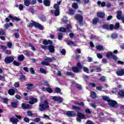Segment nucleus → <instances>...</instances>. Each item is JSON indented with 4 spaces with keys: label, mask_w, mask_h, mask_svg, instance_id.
Returning <instances> with one entry per match:
<instances>
[{
    "label": "nucleus",
    "mask_w": 124,
    "mask_h": 124,
    "mask_svg": "<svg viewBox=\"0 0 124 124\" xmlns=\"http://www.w3.org/2000/svg\"><path fill=\"white\" fill-rule=\"evenodd\" d=\"M49 108H50V106H49V102H48L47 100H44L43 104H39V110L41 112H44V111L49 109Z\"/></svg>",
    "instance_id": "1"
},
{
    "label": "nucleus",
    "mask_w": 124,
    "mask_h": 124,
    "mask_svg": "<svg viewBox=\"0 0 124 124\" xmlns=\"http://www.w3.org/2000/svg\"><path fill=\"white\" fill-rule=\"evenodd\" d=\"M77 121L79 123H81L82 120H87V115H85L81 112H78L77 113Z\"/></svg>",
    "instance_id": "2"
},
{
    "label": "nucleus",
    "mask_w": 124,
    "mask_h": 124,
    "mask_svg": "<svg viewBox=\"0 0 124 124\" xmlns=\"http://www.w3.org/2000/svg\"><path fill=\"white\" fill-rule=\"evenodd\" d=\"M75 19H76L77 21H78L80 27H81V26H84V24L83 23V21L84 20V18H83V16L79 14H78L75 15Z\"/></svg>",
    "instance_id": "3"
},
{
    "label": "nucleus",
    "mask_w": 124,
    "mask_h": 124,
    "mask_svg": "<svg viewBox=\"0 0 124 124\" xmlns=\"http://www.w3.org/2000/svg\"><path fill=\"white\" fill-rule=\"evenodd\" d=\"M42 49L44 50H48L50 53H54L55 52V46L53 45H50L49 46H42Z\"/></svg>",
    "instance_id": "4"
},
{
    "label": "nucleus",
    "mask_w": 124,
    "mask_h": 124,
    "mask_svg": "<svg viewBox=\"0 0 124 124\" xmlns=\"http://www.w3.org/2000/svg\"><path fill=\"white\" fill-rule=\"evenodd\" d=\"M108 105L112 107V108H114V109H117L119 107V104L117 101L110 99L108 103Z\"/></svg>",
    "instance_id": "5"
},
{
    "label": "nucleus",
    "mask_w": 124,
    "mask_h": 124,
    "mask_svg": "<svg viewBox=\"0 0 124 124\" xmlns=\"http://www.w3.org/2000/svg\"><path fill=\"white\" fill-rule=\"evenodd\" d=\"M77 67L74 66L72 68L73 72H74L75 73H78L79 71H80V69H82V67H83V66H82V64L80 62H78L77 63Z\"/></svg>",
    "instance_id": "6"
},
{
    "label": "nucleus",
    "mask_w": 124,
    "mask_h": 124,
    "mask_svg": "<svg viewBox=\"0 0 124 124\" xmlns=\"http://www.w3.org/2000/svg\"><path fill=\"white\" fill-rule=\"evenodd\" d=\"M106 57L108 58V59L112 58L114 61H117L118 60V57H117L115 54H113V52H107Z\"/></svg>",
    "instance_id": "7"
},
{
    "label": "nucleus",
    "mask_w": 124,
    "mask_h": 124,
    "mask_svg": "<svg viewBox=\"0 0 124 124\" xmlns=\"http://www.w3.org/2000/svg\"><path fill=\"white\" fill-rule=\"evenodd\" d=\"M13 61H14V58L12 56H10L8 57H6L4 59V62L6 64H8V63H11V62H13Z\"/></svg>",
    "instance_id": "8"
},
{
    "label": "nucleus",
    "mask_w": 124,
    "mask_h": 124,
    "mask_svg": "<svg viewBox=\"0 0 124 124\" xmlns=\"http://www.w3.org/2000/svg\"><path fill=\"white\" fill-rule=\"evenodd\" d=\"M66 115L68 117H75L76 116V113H75V111H67L66 112Z\"/></svg>",
    "instance_id": "9"
},
{
    "label": "nucleus",
    "mask_w": 124,
    "mask_h": 124,
    "mask_svg": "<svg viewBox=\"0 0 124 124\" xmlns=\"http://www.w3.org/2000/svg\"><path fill=\"white\" fill-rule=\"evenodd\" d=\"M35 28L39 29L40 31H43V30H44V27H43L40 23H37L36 22L35 24Z\"/></svg>",
    "instance_id": "10"
},
{
    "label": "nucleus",
    "mask_w": 124,
    "mask_h": 124,
    "mask_svg": "<svg viewBox=\"0 0 124 124\" xmlns=\"http://www.w3.org/2000/svg\"><path fill=\"white\" fill-rule=\"evenodd\" d=\"M35 28L39 29L40 31H43V30H44V27H43L40 23H37L36 22L35 24Z\"/></svg>",
    "instance_id": "11"
},
{
    "label": "nucleus",
    "mask_w": 124,
    "mask_h": 124,
    "mask_svg": "<svg viewBox=\"0 0 124 124\" xmlns=\"http://www.w3.org/2000/svg\"><path fill=\"white\" fill-rule=\"evenodd\" d=\"M97 17H98V18H100L101 19L104 18L105 17V13L98 12V13H97Z\"/></svg>",
    "instance_id": "12"
},
{
    "label": "nucleus",
    "mask_w": 124,
    "mask_h": 124,
    "mask_svg": "<svg viewBox=\"0 0 124 124\" xmlns=\"http://www.w3.org/2000/svg\"><path fill=\"white\" fill-rule=\"evenodd\" d=\"M21 107L22 109H31V106L29 104L26 105L25 103H22L21 104Z\"/></svg>",
    "instance_id": "13"
},
{
    "label": "nucleus",
    "mask_w": 124,
    "mask_h": 124,
    "mask_svg": "<svg viewBox=\"0 0 124 124\" xmlns=\"http://www.w3.org/2000/svg\"><path fill=\"white\" fill-rule=\"evenodd\" d=\"M43 44H44L45 46H47V45H49V44H53V42L50 40H48L47 41V40H45L43 41Z\"/></svg>",
    "instance_id": "14"
},
{
    "label": "nucleus",
    "mask_w": 124,
    "mask_h": 124,
    "mask_svg": "<svg viewBox=\"0 0 124 124\" xmlns=\"http://www.w3.org/2000/svg\"><path fill=\"white\" fill-rule=\"evenodd\" d=\"M10 122L13 124H17V123H19V120L17 118L12 117L10 119Z\"/></svg>",
    "instance_id": "15"
},
{
    "label": "nucleus",
    "mask_w": 124,
    "mask_h": 124,
    "mask_svg": "<svg viewBox=\"0 0 124 124\" xmlns=\"http://www.w3.org/2000/svg\"><path fill=\"white\" fill-rule=\"evenodd\" d=\"M36 102H37V98L32 97L30 99V100L29 101V104L32 105L34 103H36Z\"/></svg>",
    "instance_id": "16"
},
{
    "label": "nucleus",
    "mask_w": 124,
    "mask_h": 124,
    "mask_svg": "<svg viewBox=\"0 0 124 124\" xmlns=\"http://www.w3.org/2000/svg\"><path fill=\"white\" fill-rule=\"evenodd\" d=\"M116 74L118 75V76H123L124 75V69H122L121 70L118 71L116 72Z\"/></svg>",
    "instance_id": "17"
},
{
    "label": "nucleus",
    "mask_w": 124,
    "mask_h": 124,
    "mask_svg": "<svg viewBox=\"0 0 124 124\" xmlns=\"http://www.w3.org/2000/svg\"><path fill=\"white\" fill-rule=\"evenodd\" d=\"M15 93H16V91H15V90L13 89H10L8 91V93L10 95H14L15 94Z\"/></svg>",
    "instance_id": "18"
},
{
    "label": "nucleus",
    "mask_w": 124,
    "mask_h": 124,
    "mask_svg": "<svg viewBox=\"0 0 124 124\" xmlns=\"http://www.w3.org/2000/svg\"><path fill=\"white\" fill-rule=\"evenodd\" d=\"M44 5L45 6H50V5L51 4V1L49 0H44L43 1Z\"/></svg>",
    "instance_id": "19"
},
{
    "label": "nucleus",
    "mask_w": 124,
    "mask_h": 124,
    "mask_svg": "<svg viewBox=\"0 0 124 124\" xmlns=\"http://www.w3.org/2000/svg\"><path fill=\"white\" fill-rule=\"evenodd\" d=\"M75 12L76 11L73 10V9H69L68 10V11L67 12V13H68V14H69V15H74V14H75Z\"/></svg>",
    "instance_id": "20"
},
{
    "label": "nucleus",
    "mask_w": 124,
    "mask_h": 124,
    "mask_svg": "<svg viewBox=\"0 0 124 124\" xmlns=\"http://www.w3.org/2000/svg\"><path fill=\"white\" fill-rule=\"evenodd\" d=\"M18 102H12L11 106L12 108H18Z\"/></svg>",
    "instance_id": "21"
},
{
    "label": "nucleus",
    "mask_w": 124,
    "mask_h": 124,
    "mask_svg": "<svg viewBox=\"0 0 124 124\" xmlns=\"http://www.w3.org/2000/svg\"><path fill=\"white\" fill-rule=\"evenodd\" d=\"M8 17L13 20H15V21H21V19L16 16L13 17V16L10 15Z\"/></svg>",
    "instance_id": "22"
},
{
    "label": "nucleus",
    "mask_w": 124,
    "mask_h": 124,
    "mask_svg": "<svg viewBox=\"0 0 124 124\" xmlns=\"http://www.w3.org/2000/svg\"><path fill=\"white\" fill-rule=\"evenodd\" d=\"M99 21V19L98 17H95L92 20L93 24V25H97Z\"/></svg>",
    "instance_id": "23"
},
{
    "label": "nucleus",
    "mask_w": 124,
    "mask_h": 124,
    "mask_svg": "<svg viewBox=\"0 0 124 124\" xmlns=\"http://www.w3.org/2000/svg\"><path fill=\"white\" fill-rule=\"evenodd\" d=\"M72 108L74 111H80L81 110V108L76 106L75 105H73Z\"/></svg>",
    "instance_id": "24"
},
{
    "label": "nucleus",
    "mask_w": 124,
    "mask_h": 124,
    "mask_svg": "<svg viewBox=\"0 0 124 124\" xmlns=\"http://www.w3.org/2000/svg\"><path fill=\"white\" fill-rule=\"evenodd\" d=\"M18 60L19 62H23L25 60V57L23 54L19 55L18 57Z\"/></svg>",
    "instance_id": "25"
},
{
    "label": "nucleus",
    "mask_w": 124,
    "mask_h": 124,
    "mask_svg": "<svg viewBox=\"0 0 124 124\" xmlns=\"http://www.w3.org/2000/svg\"><path fill=\"white\" fill-rule=\"evenodd\" d=\"M15 7H17V8L18 7V9H19L20 11H22V10L24 9V6L22 4H20L19 5L16 4L15 5Z\"/></svg>",
    "instance_id": "26"
},
{
    "label": "nucleus",
    "mask_w": 124,
    "mask_h": 124,
    "mask_svg": "<svg viewBox=\"0 0 124 124\" xmlns=\"http://www.w3.org/2000/svg\"><path fill=\"white\" fill-rule=\"evenodd\" d=\"M58 31L61 32H66V29L64 27H61L58 29Z\"/></svg>",
    "instance_id": "27"
},
{
    "label": "nucleus",
    "mask_w": 124,
    "mask_h": 124,
    "mask_svg": "<svg viewBox=\"0 0 124 124\" xmlns=\"http://www.w3.org/2000/svg\"><path fill=\"white\" fill-rule=\"evenodd\" d=\"M111 37L113 39H116V38H118V33L114 32L111 34Z\"/></svg>",
    "instance_id": "28"
},
{
    "label": "nucleus",
    "mask_w": 124,
    "mask_h": 124,
    "mask_svg": "<svg viewBox=\"0 0 124 124\" xmlns=\"http://www.w3.org/2000/svg\"><path fill=\"white\" fill-rule=\"evenodd\" d=\"M35 21L32 20V23H30V24L29 25H28V28H32V27H33V26L34 27H35V24H36Z\"/></svg>",
    "instance_id": "29"
},
{
    "label": "nucleus",
    "mask_w": 124,
    "mask_h": 124,
    "mask_svg": "<svg viewBox=\"0 0 124 124\" xmlns=\"http://www.w3.org/2000/svg\"><path fill=\"white\" fill-rule=\"evenodd\" d=\"M26 86L27 87V90H31V89H32V87H33V84L31 83H28L26 85Z\"/></svg>",
    "instance_id": "30"
},
{
    "label": "nucleus",
    "mask_w": 124,
    "mask_h": 124,
    "mask_svg": "<svg viewBox=\"0 0 124 124\" xmlns=\"http://www.w3.org/2000/svg\"><path fill=\"white\" fill-rule=\"evenodd\" d=\"M45 62H46L47 63H49V62H52L53 60L52 58L50 57H46L45 59Z\"/></svg>",
    "instance_id": "31"
},
{
    "label": "nucleus",
    "mask_w": 124,
    "mask_h": 124,
    "mask_svg": "<svg viewBox=\"0 0 124 124\" xmlns=\"http://www.w3.org/2000/svg\"><path fill=\"white\" fill-rule=\"evenodd\" d=\"M96 48L97 50H99V51H102V50H104V48L101 45H98L96 46Z\"/></svg>",
    "instance_id": "32"
},
{
    "label": "nucleus",
    "mask_w": 124,
    "mask_h": 124,
    "mask_svg": "<svg viewBox=\"0 0 124 124\" xmlns=\"http://www.w3.org/2000/svg\"><path fill=\"white\" fill-rule=\"evenodd\" d=\"M114 27V30H119L120 29V23L116 22Z\"/></svg>",
    "instance_id": "33"
},
{
    "label": "nucleus",
    "mask_w": 124,
    "mask_h": 124,
    "mask_svg": "<svg viewBox=\"0 0 124 124\" xmlns=\"http://www.w3.org/2000/svg\"><path fill=\"white\" fill-rule=\"evenodd\" d=\"M31 0H24V5L25 6H29L31 4Z\"/></svg>",
    "instance_id": "34"
},
{
    "label": "nucleus",
    "mask_w": 124,
    "mask_h": 124,
    "mask_svg": "<svg viewBox=\"0 0 124 124\" xmlns=\"http://www.w3.org/2000/svg\"><path fill=\"white\" fill-rule=\"evenodd\" d=\"M102 98L103 100H105V101H107L108 103L110 100V99L108 97H107V96H103Z\"/></svg>",
    "instance_id": "35"
},
{
    "label": "nucleus",
    "mask_w": 124,
    "mask_h": 124,
    "mask_svg": "<svg viewBox=\"0 0 124 124\" xmlns=\"http://www.w3.org/2000/svg\"><path fill=\"white\" fill-rule=\"evenodd\" d=\"M70 29H72V26H71V25L68 24L66 26V30L67 29L68 31V32H69V31H70Z\"/></svg>",
    "instance_id": "36"
},
{
    "label": "nucleus",
    "mask_w": 124,
    "mask_h": 124,
    "mask_svg": "<svg viewBox=\"0 0 124 124\" xmlns=\"http://www.w3.org/2000/svg\"><path fill=\"white\" fill-rule=\"evenodd\" d=\"M54 13L55 17H57V16H59V15H60V10H55L54 11Z\"/></svg>",
    "instance_id": "37"
},
{
    "label": "nucleus",
    "mask_w": 124,
    "mask_h": 124,
    "mask_svg": "<svg viewBox=\"0 0 124 124\" xmlns=\"http://www.w3.org/2000/svg\"><path fill=\"white\" fill-rule=\"evenodd\" d=\"M92 98H96V93L94 92H92L91 94Z\"/></svg>",
    "instance_id": "38"
},
{
    "label": "nucleus",
    "mask_w": 124,
    "mask_h": 124,
    "mask_svg": "<svg viewBox=\"0 0 124 124\" xmlns=\"http://www.w3.org/2000/svg\"><path fill=\"white\" fill-rule=\"evenodd\" d=\"M46 91L47 93H53V89L49 87L46 88Z\"/></svg>",
    "instance_id": "39"
},
{
    "label": "nucleus",
    "mask_w": 124,
    "mask_h": 124,
    "mask_svg": "<svg viewBox=\"0 0 124 124\" xmlns=\"http://www.w3.org/2000/svg\"><path fill=\"white\" fill-rule=\"evenodd\" d=\"M75 104H76L77 105H79V106H82V107H84V106H85V104L83 102H81L80 103L77 102L75 103Z\"/></svg>",
    "instance_id": "40"
},
{
    "label": "nucleus",
    "mask_w": 124,
    "mask_h": 124,
    "mask_svg": "<svg viewBox=\"0 0 124 124\" xmlns=\"http://www.w3.org/2000/svg\"><path fill=\"white\" fill-rule=\"evenodd\" d=\"M40 72L41 73H43V74H46V73H47L46 70L44 69L43 68H40Z\"/></svg>",
    "instance_id": "41"
},
{
    "label": "nucleus",
    "mask_w": 124,
    "mask_h": 124,
    "mask_svg": "<svg viewBox=\"0 0 124 124\" xmlns=\"http://www.w3.org/2000/svg\"><path fill=\"white\" fill-rule=\"evenodd\" d=\"M118 94H119V95H120V96L124 97V91H123V90H120L118 92Z\"/></svg>",
    "instance_id": "42"
},
{
    "label": "nucleus",
    "mask_w": 124,
    "mask_h": 124,
    "mask_svg": "<svg viewBox=\"0 0 124 124\" xmlns=\"http://www.w3.org/2000/svg\"><path fill=\"white\" fill-rule=\"evenodd\" d=\"M72 7L74 9H78V4L77 3H73Z\"/></svg>",
    "instance_id": "43"
},
{
    "label": "nucleus",
    "mask_w": 124,
    "mask_h": 124,
    "mask_svg": "<svg viewBox=\"0 0 124 124\" xmlns=\"http://www.w3.org/2000/svg\"><path fill=\"white\" fill-rule=\"evenodd\" d=\"M83 70L84 72H86V73H90V70L87 67H83Z\"/></svg>",
    "instance_id": "44"
},
{
    "label": "nucleus",
    "mask_w": 124,
    "mask_h": 124,
    "mask_svg": "<svg viewBox=\"0 0 124 124\" xmlns=\"http://www.w3.org/2000/svg\"><path fill=\"white\" fill-rule=\"evenodd\" d=\"M76 88L77 89H78L79 91L82 90V86H81V85H80L78 83H77L76 84Z\"/></svg>",
    "instance_id": "45"
},
{
    "label": "nucleus",
    "mask_w": 124,
    "mask_h": 124,
    "mask_svg": "<svg viewBox=\"0 0 124 124\" xmlns=\"http://www.w3.org/2000/svg\"><path fill=\"white\" fill-rule=\"evenodd\" d=\"M55 93H61V88H59V87H56L55 90H54Z\"/></svg>",
    "instance_id": "46"
},
{
    "label": "nucleus",
    "mask_w": 124,
    "mask_h": 124,
    "mask_svg": "<svg viewBox=\"0 0 124 124\" xmlns=\"http://www.w3.org/2000/svg\"><path fill=\"white\" fill-rule=\"evenodd\" d=\"M40 19L43 22H45V21H46V16H44V15H42L40 16Z\"/></svg>",
    "instance_id": "47"
},
{
    "label": "nucleus",
    "mask_w": 124,
    "mask_h": 124,
    "mask_svg": "<svg viewBox=\"0 0 124 124\" xmlns=\"http://www.w3.org/2000/svg\"><path fill=\"white\" fill-rule=\"evenodd\" d=\"M27 115L29 117H32V115H33L32 112H31V110H28L27 112Z\"/></svg>",
    "instance_id": "48"
},
{
    "label": "nucleus",
    "mask_w": 124,
    "mask_h": 124,
    "mask_svg": "<svg viewBox=\"0 0 124 124\" xmlns=\"http://www.w3.org/2000/svg\"><path fill=\"white\" fill-rule=\"evenodd\" d=\"M20 80L21 81H25L26 80V76L24 75H22L20 76Z\"/></svg>",
    "instance_id": "49"
},
{
    "label": "nucleus",
    "mask_w": 124,
    "mask_h": 124,
    "mask_svg": "<svg viewBox=\"0 0 124 124\" xmlns=\"http://www.w3.org/2000/svg\"><path fill=\"white\" fill-rule=\"evenodd\" d=\"M13 63L14 65H16V66H19L20 65V62H16V61H14Z\"/></svg>",
    "instance_id": "50"
},
{
    "label": "nucleus",
    "mask_w": 124,
    "mask_h": 124,
    "mask_svg": "<svg viewBox=\"0 0 124 124\" xmlns=\"http://www.w3.org/2000/svg\"><path fill=\"white\" fill-rule=\"evenodd\" d=\"M103 29H104L105 30H107V31H109V26L106 24H104L102 26Z\"/></svg>",
    "instance_id": "51"
},
{
    "label": "nucleus",
    "mask_w": 124,
    "mask_h": 124,
    "mask_svg": "<svg viewBox=\"0 0 124 124\" xmlns=\"http://www.w3.org/2000/svg\"><path fill=\"white\" fill-rule=\"evenodd\" d=\"M58 38L59 40H62V33H59L58 36Z\"/></svg>",
    "instance_id": "52"
},
{
    "label": "nucleus",
    "mask_w": 124,
    "mask_h": 124,
    "mask_svg": "<svg viewBox=\"0 0 124 124\" xmlns=\"http://www.w3.org/2000/svg\"><path fill=\"white\" fill-rule=\"evenodd\" d=\"M85 113H86V114H92V111H91V110L89 108H87L85 110Z\"/></svg>",
    "instance_id": "53"
},
{
    "label": "nucleus",
    "mask_w": 124,
    "mask_h": 124,
    "mask_svg": "<svg viewBox=\"0 0 124 124\" xmlns=\"http://www.w3.org/2000/svg\"><path fill=\"white\" fill-rule=\"evenodd\" d=\"M67 44L68 45H73L74 46H75V43H74L72 41H68Z\"/></svg>",
    "instance_id": "54"
},
{
    "label": "nucleus",
    "mask_w": 124,
    "mask_h": 124,
    "mask_svg": "<svg viewBox=\"0 0 124 124\" xmlns=\"http://www.w3.org/2000/svg\"><path fill=\"white\" fill-rule=\"evenodd\" d=\"M41 64H42V65H46V66L50 65V63L46 62V61L42 62Z\"/></svg>",
    "instance_id": "55"
},
{
    "label": "nucleus",
    "mask_w": 124,
    "mask_h": 124,
    "mask_svg": "<svg viewBox=\"0 0 124 124\" xmlns=\"http://www.w3.org/2000/svg\"><path fill=\"white\" fill-rule=\"evenodd\" d=\"M29 47H31V49L32 51H35V47H34V46H32V44H31V43H30L29 44Z\"/></svg>",
    "instance_id": "56"
},
{
    "label": "nucleus",
    "mask_w": 124,
    "mask_h": 124,
    "mask_svg": "<svg viewBox=\"0 0 124 124\" xmlns=\"http://www.w3.org/2000/svg\"><path fill=\"white\" fill-rule=\"evenodd\" d=\"M106 80V78L104 76H102L100 78V81H101L102 82H105Z\"/></svg>",
    "instance_id": "57"
},
{
    "label": "nucleus",
    "mask_w": 124,
    "mask_h": 124,
    "mask_svg": "<svg viewBox=\"0 0 124 124\" xmlns=\"http://www.w3.org/2000/svg\"><path fill=\"white\" fill-rule=\"evenodd\" d=\"M24 121L25 123H30V119L27 117L24 118Z\"/></svg>",
    "instance_id": "58"
},
{
    "label": "nucleus",
    "mask_w": 124,
    "mask_h": 124,
    "mask_svg": "<svg viewBox=\"0 0 124 124\" xmlns=\"http://www.w3.org/2000/svg\"><path fill=\"white\" fill-rule=\"evenodd\" d=\"M114 25L113 24H110L109 26V29L110 31H113L114 30Z\"/></svg>",
    "instance_id": "59"
},
{
    "label": "nucleus",
    "mask_w": 124,
    "mask_h": 124,
    "mask_svg": "<svg viewBox=\"0 0 124 124\" xmlns=\"http://www.w3.org/2000/svg\"><path fill=\"white\" fill-rule=\"evenodd\" d=\"M54 8L56 10H60V6H59V5H57V4H54Z\"/></svg>",
    "instance_id": "60"
},
{
    "label": "nucleus",
    "mask_w": 124,
    "mask_h": 124,
    "mask_svg": "<svg viewBox=\"0 0 124 124\" xmlns=\"http://www.w3.org/2000/svg\"><path fill=\"white\" fill-rule=\"evenodd\" d=\"M30 12H31V14H34V9L33 8H30L29 9Z\"/></svg>",
    "instance_id": "61"
},
{
    "label": "nucleus",
    "mask_w": 124,
    "mask_h": 124,
    "mask_svg": "<svg viewBox=\"0 0 124 124\" xmlns=\"http://www.w3.org/2000/svg\"><path fill=\"white\" fill-rule=\"evenodd\" d=\"M30 69L31 74H35V72L34 71L33 68H31Z\"/></svg>",
    "instance_id": "62"
},
{
    "label": "nucleus",
    "mask_w": 124,
    "mask_h": 124,
    "mask_svg": "<svg viewBox=\"0 0 124 124\" xmlns=\"http://www.w3.org/2000/svg\"><path fill=\"white\" fill-rule=\"evenodd\" d=\"M5 52L6 55H11V53H12L11 50L9 49H6L5 50Z\"/></svg>",
    "instance_id": "63"
},
{
    "label": "nucleus",
    "mask_w": 124,
    "mask_h": 124,
    "mask_svg": "<svg viewBox=\"0 0 124 124\" xmlns=\"http://www.w3.org/2000/svg\"><path fill=\"white\" fill-rule=\"evenodd\" d=\"M86 124H95L94 123H93V121H91V120H88L86 122Z\"/></svg>",
    "instance_id": "64"
}]
</instances>
